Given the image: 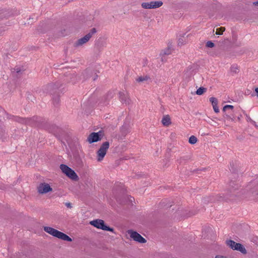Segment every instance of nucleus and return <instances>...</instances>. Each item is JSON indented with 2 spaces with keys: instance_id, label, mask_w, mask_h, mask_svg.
<instances>
[{
  "instance_id": "nucleus-18",
  "label": "nucleus",
  "mask_w": 258,
  "mask_h": 258,
  "mask_svg": "<svg viewBox=\"0 0 258 258\" xmlns=\"http://www.w3.org/2000/svg\"><path fill=\"white\" fill-rule=\"evenodd\" d=\"M231 73L233 74H237L239 72V67L237 64H233L230 68Z\"/></svg>"
},
{
  "instance_id": "nucleus-5",
  "label": "nucleus",
  "mask_w": 258,
  "mask_h": 258,
  "mask_svg": "<svg viewBox=\"0 0 258 258\" xmlns=\"http://www.w3.org/2000/svg\"><path fill=\"white\" fill-rule=\"evenodd\" d=\"M90 224L98 229L106 231H113V229L106 226L104 224V221L101 219H96L91 221L90 222Z\"/></svg>"
},
{
  "instance_id": "nucleus-22",
  "label": "nucleus",
  "mask_w": 258,
  "mask_h": 258,
  "mask_svg": "<svg viewBox=\"0 0 258 258\" xmlns=\"http://www.w3.org/2000/svg\"><path fill=\"white\" fill-rule=\"evenodd\" d=\"M171 52H172V50H171V48L169 47H168L165 48V49L163 50L162 51V53L164 55H169L171 53Z\"/></svg>"
},
{
  "instance_id": "nucleus-32",
  "label": "nucleus",
  "mask_w": 258,
  "mask_h": 258,
  "mask_svg": "<svg viewBox=\"0 0 258 258\" xmlns=\"http://www.w3.org/2000/svg\"><path fill=\"white\" fill-rule=\"evenodd\" d=\"M255 91L257 93V96L258 97V88L255 89Z\"/></svg>"
},
{
  "instance_id": "nucleus-30",
  "label": "nucleus",
  "mask_w": 258,
  "mask_h": 258,
  "mask_svg": "<svg viewBox=\"0 0 258 258\" xmlns=\"http://www.w3.org/2000/svg\"><path fill=\"white\" fill-rule=\"evenodd\" d=\"M123 199H124L125 201H126L127 199H129V197L127 195H124Z\"/></svg>"
},
{
  "instance_id": "nucleus-24",
  "label": "nucleus",
  "mask_w": 258,
  "mask_h": 258,
  "mask_svg": "<svg viewBox=\"0 0 258 258\" xmlns=\"http://www.w3.org/2000/svg\"><path fill=\"white\" fill-rule=\"evenodd\" d=\"M225 28L224 27H220L216 29V34L221 35L223 32L225 31Z\"/></svg>"
},
{
  "instance_id": "nucleus-26",
  "label": "nucleus",
  "mask_w": 258,
  "mask_h": 258,
  "mask_svg": "<svg viewBox=\"0 0 258 258\" xmlns=\"http://www.w3.org/2000/svg\"><path fill=\"white\" fill-rule=\"evenodd\" d=\"M234 108L233 106L231 105H226L223 107V111H226L228 109H233Z\"/></svg>"
},
{
  "instance_id": "nucleus-20",
  "label": "nucleus",
  "mask_w": 258,
  "mask_h": 258,
  "mask_svg": "<svg viewBox=\"0 0 258 258\" xmlns=\"http://www.w3.org/2000/svg\"><path fill=\"white\" fill-rule=\"evenodd\" d=\"M209 100L211 103L212 106H216L218 105V100L214 97L210 98Z\"/></svg>"
},
{
  "instance_id": "nucleus-33",
  "label": "nucleus",
  "mask_w": 258,
  "mask_h": 258,
  "mask_svg": "<svg viewBox=\"0 0 258 258\" xmlns=\"http://www.w3.org/2000/svg\"><path fill=\"white\" fill-rule=\"evenodd\" d=\"M253 4L255 6H258V1L256 2H254Z\"/></svg>"
},
{
  "instance_id": "nucleus-11",
  "label": "nucleus",
  "mask_w": 258,
  "mask_h": 258,
  "mask_svg": "<svg viewBox=\"0 0 258 258\" xmlns=\"http://www.w3.org/2000/svg\"><path fill=\"white\" fill-rule=\"evenodd\" d=\"M131 131V126L129 123H124L121 128V132L123 136H125Z\"/></svg>"
},
{
  "instance_id": "nucleus-17",
  "label": "nucleus",
  "mask_w": 258,
  "mask_h": 258,
  "mask_svg": "<svg viewBox=\"0 0 258 258\" xmlns=\"http://www.w3.org/2000/svg\"><path fill=\"white\" fill-rule=\"evenodd\" d=\"M141 6L145 9H152L151 2H144L142 3Z\"/></svg>"
},
{
  "instance_id": "nucleus-34",
  "label": "nucleus",
  "mask_w": 258,
  "mask_h": 258,
  "mask_svg": "<svg viewBox=\"0 0 258 258\" xmlns=\"http://www.w3.org/2000/svg\"><path fill=\"white\" fill-rule=\"evenodd\" d=\"M181 40V39H179V43H178L179 44V43H181L182 44Z\"/></svg>"
},
{
  "instance_id": "nucleus-21",
  "label": "nucleus",
  "mask_w": 258,
  "mask_h": 258,
  "mask_svg": "<svg viewBox=\"0 0 258 258\" xmlns=\"http://www.w3.org/2000/svg\"><path fill=\"white\" fill-rule=\"evenodd\" d=\"M188 141L190 144L193 145L197 142L198 140L196 137L195 136H191L189 137Z\"/></svg>"
},
{
  "instance_id": "nucleus-6",
  "label": "nucleus",
  "mask_w": 258,
  "mask_h": 258,
  "mask_svg": "<svg viewBox=\"0 0 258 258\" xmlns=\"http://www.w3.org/2000/svg\"><path fill=\"white\" fill-rule=\"evenodd\" d=\"M96 32V30L95 28H93L91 31L86 34L84 37L79 39L75 43V45L76 46H82L85 43H87L89 40L91 38L93 34Z\"/></svg>"
},
{
  "instance_id": "nucleus-3",
  "label": "nucleus",
  "mask_w": 258,
  "mask_h": 258,
  "mask_svg": "<svg viewBox=\"0 0 258 258\" xmlns=\"http://www.w3.org/2000/svg\"><path fill=\"white\" fill-rule=\"evenodd\" d=\"M109 147V143L108 142H105L101 144L97 152V158L98 161L100 162L103 159L106 154Z\"/></svg>"
},
{
  "instance_id": "nucleus-31",
  "label": "nucleus",
  "mask_w": 258,
  "mask_h": 258,
  "mask_svg": "<svg viewBox=\"0 0 258 258\" xmlns=\"http://www.w3.org/2000/svg\"><path fill=\"white\" fill-rule=\"evenodd\" d=\"M215 258H225L222 255H217Z\"/></svg>"
},
{
  "instance_id": "nucleus-8",
  "label": "nucleus",
  "mask_w": 258,
  "mask_h": 258,
  "mask_svg": "<svg viewBox=\"0 0 258 258\" xmlns=\"http://www.w3.org/2000/svg\"><path fill=\"white\" fill-rule=\"evenodd\" d=\"M38 192L40 194H45L52 191V188L49 184L43 182L39 184L37 187Z\"/></svg>"
},
{
  "instance_id": "nucleus-28",
  "label": "nucleus",
  "mask_w": 258,
  "mask_h": 258,
  "mask_svg": "<svg viewBox=\"0 0 258 258\" xmlns=\"http://www.w3.org/2000/svg\"><path fill=\"white\" fill-rule=\"evenodd\" d=\"M213 108L215 112L218 113L219 112V109L218 105L216 106H213Z\"/></svg>"
},
{
  "instance_id": "nucleus-15",
  "label": "nucleus",
  "mask_w": 258,
  "mask_h": 258,
  "mask_svg": "<svg viewBox=\"0 0 258 258\" xmlns=\"http://www.w3.org/2000/svg\"><path fill=\"white\" fill-rule=\"evenodd\" d=\"M152 9H156L161 7L163 5V2L161 1H152Z\"/></svg>"
},
{
  "instance_id": "nucleus-1",
  "label": "nucleus",
  "mask_w": 258,
  "mask_h": 258,
  "mask_svg": "<svg viewBox=\"0 0 258 258\" xmlns=\"http://www.w3.org/2000/svg\"><path fill=\"white\" fill-rule=\"evenodd\" d=\"M43 230L45 232L50 234V235L56 237L61 240L71 242L72 241L71 238H70L67 234L49 226H44Z\"/></svg>"
},
{
  "instance_id": "nucleus-23",
  "label": "nucleus",
  "mask_w": 258,
  "mask_h": 258,
  "mask_svg": "<svg viewBox=\"0 0 258 258\" xmlns=\"http://www.w3.org/2000/svg\"><path fill=\"white\" fill-rule=\"evenodd\" d=\"M226 243L227 245H228L230 248L234 249V245H235V241L233 240H228L226 241Z\"/></svg>"
},
{
  "instance_id": "nucleus-12",
  "label": "nucleus",
  "mask_w": 258,
  "mask_h": 258,
  "mask_svg": "<svg viewBox=\"0 0 258 258\" xmlns=\"http://www.w3.org/2000/svg\"><path fill=\"white\" fill-rule=\"evenodd\" d=\"M162 123L164 126L169 125L171 123L170 116L168 115L164 116L162 119Z\"/></svg>"
},
{
  "instance_id": "nucleus-35",
  "label": "nucleus",
  "mask_w": 258,
  "mask_h": 258,
  "mask_svg": "<svg viewBox=\"0 0 258 258\" xmlns=\"http://www.w3.org/2000/svg\"><path fill=\"white\" fill-rule=\"evenodd\" d=\"M248 120H251V119L249 117H248Z\"/></svg>"
},
{
  "instance_id": "nucleus-29",
  "label": "nucleus",
  "mask_w": 258,
  "mask_h": 258,
  "mask_svg": "<svg viewBox=\"0 0 258 258\" xmlns=\"http://www.w3.org/2000/svg\"><path fill=\"white\" fill-rule=\"evenodd\" d=\"M65 205L69 208L71 209L72 208V204L70 203H66Z\"/></svg>"
},
{
  "instance_id": "nucleus-7",
  "label": "nucleus",
  "mask_w": 258,
  "mask_h": 258,
  "mask_svg": "<svg viewBox=\"0 0 258 258\" xmlns=\"http://www.w3.org/2000/svg\"><path fill=\"white\" fill-rule=\"evenodd\" d=\"M128 234L130 237L135 241L139 243H144L146 242V240L139 233L132 230L127 231Z\"/></svg>"
},
{
  "instance_id": "nucleus-2",
  "label": "nucleus",
  "mask_w": 258,
  "mask_h": 258,
  "mask_svg": "<svg viewBox=\"0 0 258 258\" xmlns=\"http://www.w3.org/2000/svg\"><path fill=\"white\" fill-rule=\"evenodd\" d=\"M60 169L61 172L71 180L74 181H78L79 180V177L76 173L67 165L61 164L60 165Z\"/></svg>"
},
{
  "instance_id": "nucleus-36",
  "label": "nucleus",
  "mask_w": 258,
  "mask_h": 258,
  "mask_svg": "<svg viewBox=\"0 0 258 258\" xmlns=\"http://www.w3.org/2000/svg\"><path fill=\"white\" fill-rule=\"evenodd\" d=\"M125 201H123V202H121V203H125Z\"/></svg>"
},
{
  "instance_id": "nucleus-19",
  "label": "nucleus",
  "mask_w": 258,
  "mask_h": 258,
  "mask_svg": "<svg viewBox=\"0 0 258 258\" xmlns=\"http://www.w3.org/2000/svg\"><path fill=\"white\" fill-rule=\"evenodd\" d=\"M207 91V89L204 87L199 88L196 91V94L198 95H201L203 94Z\"/></svg>"
},
{
  "instance_id": "nucleus-25",
  "label": "nucleus",
  "mask_w": 258,
  "mask_h": 258,
  "mask_svg": "<svg viewBox=\"0 0 258 258\" xmlns=\"http://www.w3.org/2000/svg\"><path fill=\"white\" fill-rule=\"evenodd\" d=\"M206 46L207 47H209V48H213L215 46V44L213 42H212V41H208L207 43H206Z\"/></svg>"
},
{
  "instance_id": "nucleus-16",
  "label": "nucleus",
  "mask_w": 258,
  "mask_h": 258,
  "mask_svg": "<svg viewBox=\"0 0 258 258\" xmlns=\"http://www.w3.org/2000/svg\"><path fill=\"white\" fill-rule=\"evenodd\" d=\"M150 79V77L148 76H139L136 79V80L138 82H144L149 81Z\"/></svg>"
},
{
  "instance_id": "nucleus-4",
  "label": "nucleus",
  "mask_w": 258,
  "mask_h": 258,
  "mask_svg": "<svg viewBox=\"0 0 258 258\" xmlns=\"http://www.w3.org/2000/svg\"><path fill=\"white\" fill-rule=\"evenodd\" d=\"M104 133L102 131H99L98 132H93L89 135L87 137V141L89 144H92L101 141L104 137Z\"/></svg>"
},
{
  "instance_id": "nucleus-14",
  "label": "nucleus",
  "mask_w": 258,
  "mask_h": 258,
  "mask_svg": "<svg viewBox=\"0 0 258 258\" xmlns=\"http://www.w3.org/2000/svg\"><path fill=\"white\" fill-rule=\"evenodd\" d=\"M234 247V250H238L243 253H245L246 252L245 248L240 243H236L235 242Z\"/></svg>"
},
{
  "instance_id": "nucleus-13",
  "label": "nucleus",
  "mask_w": 258,
  "mask_h": 258,
  "mask_svg": "<svg viewBox=\"0 0 258 258\" xmlns=\"http://www.w3.org/2000/svg\"><path fill=\"white\" fill-rule=\"evenodd\" d=\"M234 247V250H238L243 253H245L246 252L245 248L240 243H236L235 242Z\"/></svg>"
},
{
  "instance_id": "nucleus-27",
  "label": "nucleus",
  "mask_w": 258,
  "mask_h": 258,
  "mask_svg": "<svg viewBox=\"0 0 258 258\" xmlns=\"http://www.w3.org/2000/svg\"><path fill=\"white\" fill-rule=\"evenodd\" d=\"M225 118H226V119H227L228 120H229V121L230 120H231L232 121H234V117H231L229 115L226 114L225 116Z\"/></svg>"
},
{
  "instance_id": "nucleus-10",
  "label": "nucleus",
  "mask_w": 258,
  "mask_h": 258,
  "mask_svg": "<svg viewBox=\"0 0 258 258\" xmlns=\"http://www.w3.org/2000/svg\"><path fill=\"white\" fill-rule=\"evenodd\" d=\"M119 98L120 101L126 105H128L131 103L132 101L129 97L127 93L125 92H120L119 93Z\"/></svg>"
},
{
  "instance_id": "nucleus-9",
  "label": "nucleus",
  "mask_w": 258,
  "mask_h": 258,
  "mask_svg": "<svg viewBox=\"0 0 258 258\" xmlns=\"http://www.w3.org/2000/svg\"><path fill=\"white\" fill-rule=\"evenodd\" d=\"M248 195L252 197L253 199H258V185H250L248 187Z\"/></svg>"
}]
</instances>
